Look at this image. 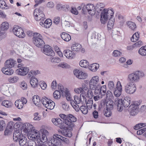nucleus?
Returning a JSON list of instances; mask_svg holds the SVG:
<instances>
[{
	"label": "nucleus",
	"mask_w": 146,
	"mask_h": 146,
	"mask_svg": "<svg viewBox=\"0 0 146 146\" xmlns=\"http://www.w3.org/2000/svg\"><path fill=\"white\" fill-rule=\"evenodd\" d=\"M14 34L19 38H23L25 36L23 29L17 25H15L13 29Z\"/></svg>",
	"instance_id": "7"
},
{
	"label": "nucleus",
	"mask_w": 146,
	"mask_h": 146,
	"mask_svg": "<svg viewBox=\"0 0 146 146\" xmlns=\"http://www.w3.org/2000/svg\"><path fill=\"white\" fill-rule=\"evenodd\" d=\"M39 12V10L37 9H35L34 12V15L35 20L37 21H44L45 19V16L43 13L40 15H37V13Z\"/></svg>",
	"instance_id": "14"
},
{
	"label": "nucleus",
	"mask_w": 146,
	"mask_h": 146,
	"mask_svg": "<svg viewBox=\"0 0 146 146\" xmlns=\"http://www.w3.org/2000/svg\"><path fill=\"white\" fill-rule=\"evenodd\" d=\"M44 27L46 28H49L51 25L52 21L50 19H47L44 22Z\"/></svg>",
	"instance_id": "42"
},
{
	"label": "nucleus",
	"mask_w": 146,
	"mask_h": 146,
	"mask_svg": "<svg viewBox=\"0 0 146 146\" xmlns=\"http://www.w3.org/2000/svg\"><path fill=\"white\" fill-rule=\"evenodd\" d=\"M99 67V64L97 63H93L89 66V68L92 71H96Z\"/></svg>",
	"instance_id": "35"
},
{
	"label": "nucleus",
	"mask_w": 146,
	"mask_h": 146,
	"mask_svg": "<svg viewBox=\"0 0 146 146\" xmlns=\"http://www.w3.org/2000/svg\"><path fill=\"white\" fill-rule=\"evenodd\" d=\"M33 101L34 103L36 106H38L40 101L39 97L38 96H34L33 98Z\"/></svg>",
	"instance_id": "38"
},
{
	"label": "nucleus",
	"mask_w": 146,
	"mask_h": 146,
	"mask_svg": "<svg viewBox=\"0 0 146 146\" xmlns=\"http://www.w3.org/2000/svg\"><path fill=\"white\" fill-rule=\"evenodd\" d=\"M2 71L3 73L6 75H11L14 72V71L10 68H5V67L2 68Z\"/></svg>",
	"instance_id": "23"
},
{
	"label": "nucleus",
	"mask_w": 146,
	"mask_h": 146,
	"mask_svg": "<svg viewBox=\"0 0 146 146\" xmlns=\"http://www.w3.org/2000/svg\"><path fill=\"white\" fill-rule=\"evenodd\" d=\"M49 100L46 97H42L41 100V102L42 103L44 106V105H46V104L49 102Z\"/></svg>",
	"instance_id": "54"
},
{
	"label": "nucleus",
	"mask_w": 146,
	"mask_h": 146,
	"mask_svg": "<svg viewBox=\"0 0 146 146\" xmlns=\"http://www.w3.org/2000/svg\"><path fill=\"white\" fill-rule=\"evenodd\" d=\"M33 41L35 45L38 47H42L44 44L43 39L33 38Z\"/></svg>",
	"instance_id": "19"
},
{
	"label": "nucleus",
	"mask_w": 146,
	"mask_h": 146,
	"mask_svg": "<svg viewBox=\"0 0 146 146\" xmlns=\"http://www.w3.org/2000/svg\"><path fill=\"white\" fill-rule=\"evenodd\" d=\"M61 92L62 93V94H65V97L67 100L68 101H70V103L71 104V100H71V97L70 94L69 92L67 90H65L64 91L62 89V88H60Z\"/></svg>",
	"instance_id": "25"
},
{
	"label": "nucleus",
	"mask_w": 146,
	"mask_h": 146,
	"mask_svg": "<svg viewBox=\"0 0 146 146\" xmlns=\"http://www.w3.org/2000/svg\"><path fill=\"white\" fill-rule=\"evenodd\" d=\"M67 119L69 122L70 123H66V125L68 126L69 127H72L74 126V122L76 121V118L72 114L68 115V118Z\"/></svg>",
	"instance_id": "12"
},
{
	"label": "nucleus",
	"mask_w": 146,
	"mask_h": 146,
	"mask_svg": "<svg viewBox=\"0 0 146 146\" xmlns=\"http://www.w3.org/2000/svg\"><path fill=\"white\" fill-rule=\"evenodd\" d=\"M136 87L135 84L127 82L125 86V90L128 94H132L136 92Z\"/></svg>",
	"instance_id": "6"
},
{
	"label": "nucleus",
	"mask_w": 146,
	"mask_h": 146,
	"mask_svg": "<svg viewBox=\"0 0 146 146\" xmlns=\"http://www.w3.org/2000/svg\"><path fill=\"white\" fill-rule=\"evenodd\" d=\"M93 96V93L91 89H89L86 95V96L90 99H92V98Z\"/></svg>",
	"instance_id": "50"
},
{
	"label": "nucleus",
	"mask_w": 146,
	"mask_h": 146,
	"mask_svg": "<svg viewBox=\"0 0 146 146\" xmlns=\"http://www.w3.org/2000/svg\"><path fill=\"white\" fill-rule=\"evenodd\" d=\"M22 135H21V132L19 130L14 132L13 134V139L15 141H17L22 137Z\"/></svg>",
	"instance_id": "24"
},
{
	"label": "nucleus",
	"mask_w": 146,
	"mask_h": 146,
	"mask_svg": "<svg viewBox=\"0 0 146 146\" xmlns=\"http://www.w3.org/2000/svg\"><path fill=\"white\" fill-rule=\"evenodd\" d=\"M23 131L27 133L28 137L29 139L34 138L35 136L36 138L38 137V130L34 129L33 126L31 124L26 123L23 125Z\"/></svg>",
	"instance_id": "1"
},
{
	"label": "nucleus",
	"mask_w": 146,
	"mask_h": 146,
	"mask_svg": "<svg viewBox=\"0 0 146 146\" xmlns=\"http://www.w3.org/2000/svg\"><path fill=\"white\" fill-rule=\"evenodd\" d=\"M93 101L92 99H90L86 103V106L89 109H91L92 108Z\"/></svg>",
	"instance_id": "48"
},
{
	"label": "nucleus",
	"mask_w": 146,
	"mask_h": 146,
	"mask_svg": "<svg viewBox=\"0 0 146 146\" xmlns=\"http://www.w3.org/2000/svg\"><path fill=\"white\" fill-rule=\"evenodd\" d=\"M100 85L98 84L94 83L92 82H90L89 86L90 89L93 90H94L95 89L98 87V86H100Z\"/></svg>",
	"instance_id": "43"
},
{
	"label": "nucleus",
	"mask_w": 146,
	"mask_h": 146,
	"mask_svg": "<svg viewBox=\"0 0 146 146\" xmlns=\"http://www.w3.org/2000/svg\"><path fill=\"white\" fill-rule=\"evenodd\" d=\"M145 76L144 73L141 71H137L130 73L127 76V83L135 84V83L138 82L141 78L144 77Z\"/></svg>",
	"instance_id": "2"
},
{
	"label": "nucleus",
	"mask_w": 146,
	"mask_h": 146,
	"mask_svg": "<svg viewBox=\"0 0 146 146\" xmlns=\"http://www.w3.org/2000/svg\"><path fill=\"white\" fill-rule=\"evenodd\" d=\"M71 104L76 111H79L80 109L79 106L75 103L74 100H71Z\"/></svg>",
	"instance_id": "45"
},
{
	"label": "nucleus",
	"mask_w": 146,
	"mask_h": 146,
	"mask_svg": "<svg viewBox=\"0 0 146 146\" xmlns=\"http://www.w3.org/2000/svg\"><path fill=\"white\" fill-rule=\"evenodd\" d=\"M61 38L66 41H69L71 38L70 36L66 33H62L61 34Z\"/></svg>",
	"instance_id": "29"
},
{
	"label": "nucleus",
	"mask_w": 146,
	"mask_h": 146,
	"mask_svg": "<svg viewBox=\"0 0 146 146\" xmlns=\"http://www.w3.org/2000/svg\"><path fill=\"white\" fill-rule=\"evenodd\" d=\"M19 80V78L17 76H14L9 77L8 79L9 82L11 83H14L17 82Z\"/></svg>",
	"instance_id": "44"
},
{
	"label": "nucleus",
	"mask_w": 146,
	"mask_h": 146,
	"mask_svg": "<svg viewBox=\"0 0 146 146\" xmlns=\"http://www.w3.org/2000/svg\"><path fill=\"white\" fill-rule=\"evenodd\" d=\"M15 104V106L19 109L22 108L24 106V104L21 102V100H20L16 101Z\"/></svg>",
	"instance_id": "39"
},
{
	"label": "nucleus",
	"mask_w": 146,
	"mask_h": 146,
	"mask_svg": "<svg viewBox=\"0 0 146 146\" xmlns=\"http://www.w3.org/2000/svg\"><path fill=\"white\" fill-rule=\"evenodd\" d=\"M81 97L83 99V102H86V99L85 96L84 94L82 93L80 94V96L76 95L74 96V101L76 103V104H79L82 102Z\"/></svg>",
	"instance_id": "15"
},
{
	"label": "nucleus",
	"mask_w": 146,
	"mask_h": 146,
	"mask_svg": "<svg viewBox=\"0 0 146 146\" xmlns=\"http://www.w3.org/2000/svg\"><path fill=\"white\" fill-rule=\"evenodd\" d=\"M1 105L6 107L9 108L11 106L12 104L10 101L5 100L2 102Z\"/></svg>",
	"instance_id": "40"
},
{
	"label": "nucleus",
	"mask_w": 146,
	"mask_h": 146,
	"mask_svg": "<svg viewBox=\"0 0 146 146\" xmlns=\"http://www.w3.org/2000/svg\"><path fill=\"white\" fill-rule=\"evenodd\" d=\"M108 109H104V115L107 117H109L111 115L110 111Z\"/></svg>",
	"instance_id": "58"
},
{
	"label": "nucleus",
	"mask_w": 146,
	"mask_h": 146,
	"mask_svg": "<svg viewBox=\"0 0 146 146\" xmlns=\"http://www.w3.org/2000/svg\"><path fill=\"white\" fill-rule=\"evenodd\" d=\"M113 102L111 99H108L106 103V108L110 110H111L113 109Z\"/></svg>",
	"instance_id": "26"
},
{
	"label": "nucleus",
	"mask_w": 146,
	"mask_h": 146,
	"mask_svg": "<svg viewBox=\"0 0 146 146\" xmlns=\"http://www.w3.org/2000/svg\"><path fill=\"white\" fill-rule=\"evenodd\" d=\"M49 102H48L46 105H44V106L48 109L52 110L55 106V104L54 102L51 100H49Z\"/></svg>",
	"instance_id": "31"
},
{
	"label": "nucleus",
	"mask_w": 146,
	"mask_h": 146,
	"mask_svg": "<svg viewBox=\"0 0 146 146\" xmlns=\"http://www.w3.org/2000/svg\"><path fill=\"white\" fill-rule=\"evenodd\" d=\"M94 90H95L94 94L95 95H101V90H100V86L97 87V88L95 89Z\"/></svg>",
	"instance_id": "55"
},
{
	"label": "nucleus",
	"mask_w": 146,
	"mask_h": 146,
	"mask_svg": "<svg viewBox=\"0 0 146 146\" xmlns=\"http://www.w3.org/2000/svg\"><path fill=\"white\" fill-rule=\"evenodd\" d=\"M131 98L129 97H125L123 100L122 99H115V103L117 104V109L118 111H121L123 107H127L130 103Z\"/></svg>",
	"instance_id": "3"
},
{
	"label": "nucleus",
	"mask_w": 146,
	"mask_h": 146,
	"mask_svg": "<svg viewBox=\"0 0 146 146\" xmlns=\"http://www.w3.org/2000/svg\"><path fill=\"white\" fill-rule=\"evenodd\" d=\"M32 141H31L28 142V146H38L37 145L35 141L36 140H33V139H31Z\"/></svg>",
	"instance_id": "61"
},
{
	"label": "nucleus",
	"mask_w": 146,
	"mask_h": 146,
	"mask_svg": "<svg viewBox=\"0 0 146 146\" xmlns=\"http://www.w3.org/2000/svg\"><path fill=\"white\" fill-rule=\"evenodd\" d=\"M64 55L68 59H72L75 56V54L72 51L67 49L64 50Z\"/></svg>",
	"instance_id": "20"
},
{
	"label": "nucleus",
	"mask_w": 146,
	"mask_h": 146,
	"mask_svg": "<svg viewBox=\"0 0 146 146\" xmlns=\"http://www.w3.org/2000/svg\"><path fill=\"white\" fill-rule=\"evenodd\" d=\"M81 48V45L79 44L76 43L72 44L71 47L72 50L73 51L78 52Z\"/></svg>",
	"instance_id": "27"
},
{
	"label": "nucleus",
	"mask_w": 146,
	"mask_h": 146,
	"mask_svg": "<svg viewBox=\"0 0 146 146\" xmlns=\"http://www.w3.org/2000/svg\"><path fill=\"white\" fill-rule=\"evenodd\" d=\"M17 63V62L13 59H9L6 61L5 63V68H11L14 67Z\"/></svg>",
	"instance_id": "18"
},
{
	"label": "nucleus",
	"mask_w": 146,
	"mask_h": 146,
	"mask_svg": "<svg viewBox=\"0 0 146 146\" xmlns=\"http://www.w3.org/2000/svg\"><path fill=\"white\" fill-rule=\"evenodd\" d=\"M18 141L20 146H24L26 145L27 142L26 138L23 136H22V137Z\"/></svg>",
	"instance_id": "33"
},
{
	"label": "nucleus",
	"mask_w": 146,
	"mask_h": 146,
	"mask_svg": "<svg viewBox=\"0 0 146 146\" xmlns=\"http://www.w3.org/2000/svg\"><path fill=\"white\" fill-rule=\"evenodd\" d=\"M127 24L129 29L132 31L134 30L136 27L135 23L131 21L127 22Z\"/></svg>",
	"instance_id": "34"
},
{
	"label": "nucleus",
	"mask_w": 146,
	"mask_h": 146,
	"mask_svg": "<svg viewBox=\"0 0 146 146\" xmlns=\"http://www.w3.org/2000/svg\"><path fill=\"white\" fill-rule=\"evenodd\" d=\"M99 77L98 76H94L91 79L90 82H92L94 83L98 84L99 81Z\"/></svg>",
	"instance_id": "52"
},
{
	"label": "nucleus",
	"mask_w": 146,
	"mask_h": 146,
	"mask_svg": "<svg viewBox=\"0 0 146 146\" xmlns=\"http://www.w3.org/2000/svg\"><path fill=\"white\" fill-rule=\"evenodd\" d=\"M80 110L84 114H86L88 112L87 108L85 106H80Z\"/></svg>",
	"instance_id": "51"
},
{
	"label": "nucleus",
	"mask_w": 146,
	"mask_h": 146,
	"mask_svg": "<svg viewBox=\"0 0 146 146\" xmlns=\"http://www.w3.org/2000/svg\"><path fill=\"white\" fill-rule=\"evenodd\" d=\"M108 87L110 90H113L115 88V85L113 82L112 81H109L108 82Z\"/></svg>",
	"instance_id": "49"
},
{
	"label": "nucleus",
	"mask_w": 146,
	"mask_h": 146,
	"mask_svg": "<svg viewBox=\"0 0 146 146\" xmlns=\"http://www.w3.org/2000/svg\"><path fill=\"white\" fill-rule=\"evenodd\" d=\"M62 85L61 84H58V89L60 90V91L58 90H55L53 94V96L54 98L56 99H59L60 97L61 92V89H60L61 88Z\"/></svg>",
	"instance_id": "22"
},
{
	"label": "nucleus",
	"mask_w": 146,
	"mask_h": 146,
	"mask_svg": "<svg viewBox=\"0 0 146 146\" xmlns=\"http://www.w3.org/2000/svg\"><path fill=\"white\" fill-rule=\"evenodd\" d=\"M122 54V53L117 50H115L113 51V55L115 57L119 56Z\"/></svg>",
	"instance_id": "62"
},
{
	"label": "nucleus",
	"mask_w": 146,
	"mask_h": 146,
	"mask_svg": "<svg viewBox=\"0 0 146 146\" xmlns=\"http://www.w3.org/2000/svg\"><path fill=\"white\" fill-rule=\"evenodd\" d=\"M51 121L54 125L58 126L60 129H63L65 127L62 125V121L60 118H53L52 119Z\"/></svg>",
	"instance_id": "16"
},
{
	"label": "nucleus",
	"mask_w": 146,
	"mask_h": 146,
	"mask_svg": "<svg viewBox=\"0 0 146 146\" xmlns=\"http://www.w3.org/2000/svg\"><path fill=\"white\" fill-rule=\"evenodd\" d=\"M80 65L82 67L87 68L89 66V63L86 60H82L79 63Z\"/></svg>",
	"instance_id": "37"
},
{
	"label": "nucleus",
	"mask_w": 146,
	"mask_h": 146,
	"mask_svg": "<svg viewBox=\"0 0 146 146\" xmlns=\"http://www.w3.org/2000/svg\"><path fill=\"white\" fill-rule=\"evenodd\" d=\"M137 102H135L133 104H131L129 107L130 110V114L131 115L133 116L136 115L138 112L139 107Z\"/></svg>",
	"instance_id": "8"
},
{
	"label": "nucleus",
	"mask_w": 146,
	"mask_h": 146,
	"mask_svg": "<svg viewBox=\"0 0 146 146\" xmlns=\"http://www.w3.org/2000/svg\"><path fill=\"white\" fill-rule=\"evenodd\" d=\"M43 52L45 54L49 56H53L55 55L54 52L51 48L48 45L44 46Z\"/></svg>",
	"instance_id": "11"
},
{
	"label": "nucleus",
	"mask_w": 146,
	"mask_h": 146,
	"mask_svg": "<svg viewBox=\"0 0 146 146\" xmlns=\"http://www.w3.org/2000/svg\"><path fill=\"white\" fill-rule=\"evenodd\" d=\"M113 11L111 9H105L101 14L100 21L104 24H106L109 18L113 17Z\"/></svg>",
	"instance_id": "4"
},
{
	"label": "nucleus",
	"mask_w": 146,
	"mask_h": 146,
	"mask_svg": "<svg viewBox=\"0 0 146 146\" xmlns=\"http://www.w3.org/2000/svg\"><path fill=\"white\" fill-rule=\"evenodd\" d=\"M57 86V83L56 80H54L51 84V88L52 89L55 90Z\"/></svg>",
	"instance_id": "59"
},
{
	"label": "nucleus",
	"mask_w": 146,
	"mask_h": 146,
	"mask_svg": "<svg viewBox=\"0 0 146 146\" xmlns=\"http://www.w3.org/2000/svg\"><path fill=\"white\" fill-rule=\"evenodd\" d=\"M60 116L61 118L63 119V123L66 124V123L68 124L69 123H70L68 121L67 119V118H68V115H66L64 114H61L60 115Z\"/></svg>",
	"instance_id": "46"
},
{
	"label": "nucleus",
	"mask_w": 146,
	"mask_h": 146,
	"mask_svg": "<svg viewBox=\"0 0 146 146\" xmlns=\"http://www.w3.org/2000/svg\"><path fill=\"white\" fill-rule=\"evenodd\" d=\"M9 89L8 87L6 84H4L2 85L1 87V90L2 93H5L7 92Z\"/></svg>",
	"instance_id": "47"
},
{
	"label": "nucleus",
	"mask_w": 146,
	"mask_h": 146,
	"mask_svg": "<svg viewBox=\"0 0 146 146\" xmlns=\"http://www.w3.org/2000/svg\"><path fill=\"white\" fill-rule=\"evenodd\" d=\"M139 53L142 56L146 55V46L142 47L139 50Z\"/></svg>",
	"instance_id": "41"
},
{
	"label": "nucleus",
	"mask_w": 146,
	"mask_h": 146,
	"mask_svg": "<svg viewBox=\"0 0 146 146\" xmlns=\"http://www.w3.org/2000/svg\"><path fill=\"white\" fill-rule=\"evenodd\" d=\"M57 135H59L57 134H54L49 141V145L52 146H60L61 142L60 137Z\"/></svg>",
	"instance_id": "5"
},
{
	"label": "nucleus",
	"mask_w": 146,
	"mask_h": 146,
	"mask_svg": "<svg viewBox=\"0 0 146 146\" xmlns=\"http://www.w3.org/2000/svg\"><path fill=\"white\" fill-rule=\"evenodd\" d=\"M30 83L33 88H36L38 85L37 79L35 77H32L30 81Z\"/></svg>",
	"instance_id": "30"
},
{
	"label": "nucleus",
	"mask_w": 146,
	"mask_h": 146,
	"mask_svg": "<svg viewBox=\"0 0 146 146\" xmlns=\"http://www.w3.org/2000/svg\"><path fill=\"white\" fill-rule=\"evenodd\" d=\"M6 124L3 120L0 121V131H3L5 128Z\"/></svg>",
	"instance_id": "53"
},
{
	"label": "nucleus",
	"mask_w": 146,
	"mask_h": 146,
	"mask_svg": "<svg viewBox=\"0 0 146 146\" xmlns=\"http://www.w3.org/2000/svg\"><path fill=\"white\" fill-rule=\"evenodd\" d=\"M106 100L105 99L102 100L99 106V108L100 110H104L106 108Z\"/></svg>",
	"instance_id": "32"
},
{
	"label": "nucleus",
	"mask_w": 146,
	"mask_h": 146,
	"mask_svg": "<svg viewBox=\"0 0 146 146\" xmlns=\"http://www.w3.org/2000/svg\"><path fill=\"white\" fill-rule=\"evenodd\" d=\"M57 136H58L60 137V141H63L64 142L66 143H69V140L67 138H65L61 136V135H57Z\"/></svg>",
	"instance_id": "60"
},
{
	"label": "nucleus",
	"mask_w": 146,
	"mask_h": 146,
	"mask_svg": "<svg viewBox=\"0 0 146 146\" xmlns=\"http://www.w3.org/2000/svg\"><path fill=\"white\" fill-rule=\"evenodd\" d=\"M29 70V68L26 67H22L17 70L16 72L18 75L25 76L27 74Z\"/></svg>",
	"instance_id": "13"
},
{
	"label": "nucleus",
	"mask_w": 146,
	"mask_h": 146,
	"mask_svg": "<svg viewBox=\"0 0 146 146\" xmlns=\"http://www.w3.org/2000/svg\"><path fill=\"white\" fill-rule=\"evenodd\" d=\"M20 86L23 90H25L27 88V85L24 81H23L21 83Z\"/></svg>",
	"instance_id": "56"
},
{
	"label": "nucleus",
	"mask_w": 146,
	"mask_h": 146,
	"mask_svg": "<svg viewBox=\"0 0 146 146\" xmlns=\"http://www.w3.org/2000/svg\"><path fill=\"white\" fill-rule=\"evenodd\" d=\"M37 133H38V138H36V137H35V138L33 139H32L33 140H36L38 143H40V142H41L42 143H44L47 140V138L46 135L44 134H42L41 138L39 133L38 131Z\"/></svg>",
	"instance_id": "17"
},
{
	"label": "nucleus",
	"mask_w": 146,
	"mask_h": 146,
	"mask_svg": "<svg viewBox=\"0 0 146 146\" xmlns=\"http://www.w3.org/2000/svg\"><path fill=\"white\" fill-rule=\"evenodd\" d=\"M113 90L114 94L116 97H118L121 95L122 91V88L120 81L117 82L116 87Z\"/></svg>",
	"instance_id": "9"
},
{
	"label": "nucleus",
	"mask_w": 146,
	"mask_h": 146,
	"mask_svg": "<svg viewBox=\"0 0 146 146\" xmlns=\"http://www.w3.org/2000/svg\"><path fill=\"white\" fill-rule=\"evenodd\" d=\"M60 61V58L58 57H55L52 58L51 59V62H52L58 63Z\"/></svg>",
	"instance_id": "64"
},
{
	"label": "nucleus",
	"mask_w": 146,
	"mask_h": 146,
	"mask_svg": "<svg viewBox=\"0 0 146 146\" xmlns=\"http://www.w3.org/2000/svg\"><path fill=\"white\" fill-rule=\"evenodd\" d=\"M62 107L63 109L65 111L68 110L69 106L68 105L64 102H61Z\"/></svg>",
	"instance_id": "57"
},
{
	"label": "nucleus",
	"mask_w": 146,
	"mask_h": 146,
	"mask_svg": "<svg viewBox=\"0 0 146 146\" xmlns=\"http://www.w3.org/2000/svg\"><path fill=\"white\" fill-rule=\"evenodd\" d=\"M38 113H35L34 114V119L35 120L39 121L41 119V116L40 115H38Z\"/></svg>",
	"instance_id": "63"
},
{
	"label": "nucleus",
	"mask_w": 146,
	"mask_h": 146,
	"mask_svg": "<svg viewBox=\"0 0 146 146\" xmlns=\"http://www.w3.org/2000/svg\"><path fill=\"white\" fill-rule=\"evenodd\" d=\"M74 73L76 77L80 79H84L87 77L86 73L78 69L75 70L74 71Z\"/></svg>",
	"instance_id": "10"
},
{
	"label": "nucleus",
	"mask_w": 146,
	"mask_h": 146,
	"mask_svg": "<svg viewBox=\"0 0 146 146\" xmlns=\"http://www.w3.org/2000/svg\"><path fill=\"white\" fill-rule=\"evenodd\" d=\"M114 18L113 17H110L108 21L107 27L109 29H111L113 28L114 25Z\"/></svg>",
	"instance_id": "28"
},
{
	"label": "nucleus",
	"mask_w": 146,
	"mask_h": 146,
	"mask_svg": "<svg viewBox=\"0 0 146 146\" xmlns=\"http://www.w3.org/2000/svg\"><path fill=\"white\" fill-rule=\"evenodd\" d=\"M9 27V24L7 22H3L1 25L0 28L1 30L0 31H4L5 30L8 29Z\"/></svg>",
	"instance_id": "36"
},
{
	"label": "nucleus",
	"mask_w": 146,
	"mask_h": 146,
	"mask_svg": "<svg viewBox=\"0 0 146 146\" xmlns=\"http://www.w3.org/2000/svg\"><path fill=\"white\" fill-rule=\"evenodd\" d=\"M95 7L93 5L88 4L87 5V10L88 13L91 15H94L95 14Z\"/></svg>",
	"instance_id": "21"
}]
</instances>
